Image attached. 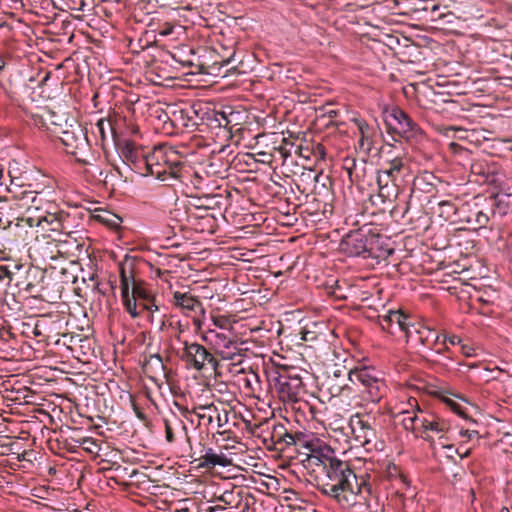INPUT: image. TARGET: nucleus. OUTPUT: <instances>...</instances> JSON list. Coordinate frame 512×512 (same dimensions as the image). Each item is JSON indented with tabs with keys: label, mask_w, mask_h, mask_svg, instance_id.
<instances>
[{
	"label": "nucleus",
	"mask_w": 512,
	"mask_h": 512,
	"mask_svg": "<svg viewBox=\"0 0 512 512\" xmlns=\"http://www.w3.org/2000/svg\"><path fill=\"white\" fill-rule=\"evenodd\" d=\"M326 454L312 456V465L321 468L317 488L325 496L335 500L342 508H352L359 498L366 501L365 493H371V486L357 477L351 464L333 455L331 449Z\"/></svg>",
	"instance_id": "nucleus-1"
},
{
	"label": "nucleus",
	"mask_w": 512,
	"mask_h": 512,
	"mask_svg": "<svg viewBox=\"0 0 512 512\" xmlns=\"http://www.w3.org/2000/svg\"><path fill=\"white\" fill-rule=\"evenodd\" d=\"M510 194L504 193L503 189L499 193L493 194L490 197L491 201V214L492 216H505L509 211V202L506 200Z\"/></svg>",
	"instance_id": "nucleus-30"
},
{
	"label": "nucleus",
	"mask_w": 512,
	"mask_h": 512,
	"mask_svg": "<svg viewBox=\"0 0 512 512\" xmlns=\"http://www.w3.org/2000/svg\"><path fill=\"white\" fill-rule=\"evenodd\" d=\"M292 435L293 432L288 431V429L282 423H277L272 426L271 440L275 445H280L281 450L291 446V440H289V437H292Z\"/></svg>",
	"instance_id": "nucleus-29"
},
{
	"label": "nucleus",
	"mask_w": 512,
	"mask_h": 512,
	"mask_svg": "<svg viewBox=\"0 0 512 512\" xmlns=\"http://www.w3.org/2000/svg\"><path fill=\"white\" fill-rule=\"evenodd\" d=\"M203 164V172L206 173V178L220 177L223 178L227 172L228 166L221 157L212 156Z\"/></svg>",
	"instance_id": "nucleus-28"
},
{
	"label": "nucleus",
	"mask_w": 512,
	"mask_h": 512,
	"mask_svg": "<svg viewBox=\"0 0 512 512\" xmlns=\"http://www.w3.org/2000/svg\"><path fill=\"white\" fill-rule=\"evenodd\" d=\"M87 133L86 127L73 120L72 123L66 124V128L60 136L62 144L66 147V152L73 155L76 161L82 165H91V159L94 158Z\"/></svg>",
	"instance_id": "nucleus-5"
},
{
	"label": "nucleus",
	"mask_w": 512,
	"mask_h": 512,
	"mask_svg": "<svg viewBox=\"0 0 512 512\" xmlns=\"http://www.w3.org/2000/svg\"><path fill=\"white\" fill-rule=\"evenodd\" d=\"M474 433H475V431L470 432V431H468V430H466V431H461V432H460V434H461L462 436H468L469 438H470V437L472 436V434H474Z\"/></svg>",
	"instance_id": "nucleus-63"
},
{
	"label": "nucleus",
	"mask_w": 512,
	"mask_h": 512,
	"mask_svg": "<svg viewBox=\"0 0 512 512\" xmlns=\"http://www.w3.org/2000/svg\"><path fill=\"white\" fill-rule=\"evenodd\" d=\"M404 205H405V206H404V209H403V211H402V215H401V218H402V219L406 218V216H407V214H408V212H409V209H410V204H409V202H407V201H406V202L404 203Z\"/></svg>",
	"instance_id": "nucleus-54"
},
{
	"label": "nucleus",
	"mask_w": 512,
	"mask_h": 512,
	"mask_svg": "<svg viewBox=\"0 0 512 512\" xmlns=\"http://www.w3.org/2000/svg\"><path fill=\"white\" fill-rule=\"evenodd\" d=\"M338 114H339V111H338V110H335V109H328V110L326 111V115H327L329 118H331V119L336 118V117L338 116Z\"/></svg>",
	"instance_id": "nucleus-53"
},
{
	"label": "nucleus",
	"mask_w": 512,
	"mask_h": 512,
	"mask_svg": "<svg viewBox=\"0 0 512 512\" xmlns=\"http://www.w3.org/2000/svg\"><path fill=\"white\" fill-rule=\"evenodd\" d=\"M176 28L181 29L182 27L181 26H175V25H172V24L166 22V23L161 25L160 30H159V34L162 35V36L171 35V34L174 33V30Z\"/></svg>",
	"instance_id": "nucleus-46"
},
{
	"label": "nucleus",
	"mask_w": 512,
	"mask_h": 512,
	"mask_svg": "<svg viewBox=\"0 0 512 512\" xmlns=\"http://www.w3.org/2000/svg\"><path fill=\"white\" fill-rule=\"evenodd\" d=\"M381 151H382V154L384 155V159H386L387 157L406 156V153L404 152L403 149H398L388 143H386L382 147Z\"/></svg>",
	"instance_id": "nucleus-42"
},
{
	"label": "nucleus",
	"mask_w": 512,
	"mask_h": 512,
	"mask_svg": "<svg viewBox=\"0 0 512 512\" xmlns=\"http://www.w3.org/2000/svg\"><path fill=\"white\" fill-rule=\"evenodd\" d=\"M391 117L397 123L395 130L400 137L407 141H413L422 136V130L419 125L402 109H393Z\"/></svg>",
	"instance_id": "nucleus-14"
},
{
	"label": "nucleus",
	"mask_w": 512,
	"mask_h": 512,
	"mask_svg": "<svg viewBox=\"0 0 512 512\" xmlns=\"http://www.w3.org/2000/svg\"><path fill=\"white\" fill-rule=\"evenodd\" d=\"M183 348L180 359L188 368L202 371L207 365L216 368L217 361L212 353H210L203 345L197 342L182 341Z\"/></svg>",
	"instance_id": "nucleus-7"
},
{
	"label": "nucleus",
	"mask_w": 512,
	"mask_h": 512,
	"mask_svg": "<svg viewBox=\"0 0 512 512\" xmlns=\"http://www.w3.org/2000/svg\"><path fill=\"white\" fill-rule=\"evenodd\" d=\"M342 249L350 256H359L368 251L367 238L361 231L347 234L341 242Z\"/></svg>",
	"instance_id": "nucleus-23"
},
{
	"label": "nucleus",
	"mask_w": 512,
	"mask_h": 512,
	"mask_svg": "<svg viewBox=\"0 0 512 512\" xmlns=\"http://www.w3.org/2000/svg\"><path fill=\"white\" fill-rule=\"evenodd\" d=\"M114 217H115L114 220L107 221V223L111 226H117L119 224V222L121 221V219L119 217H116V216H114Z\"/></svg>",
	"instance_id": "nucleus-58"
},
{
	"label": "nucleus",
	"mask_w": 512,
	"mask_h": 512,
	"mask_svg": "<svg viewBox=\"0 0 512 512\" xmlns=\"http://www.w3.org/2000/svg\"><path fill=\"white\" fill-rule=\"evenodd\" d=\"M224 322H225V320L222 319V318H217V319L214 320V324L216 326H219V327H223L224 326Z\"/></svg>",
	"instance_id": "nucleus-59"
},
{
	"label": "nucleus",
	"mask_w": 512,
	"mask_h": 512,
	"mask_svg": "<svg viewBox=\"0 0 512 512\" xmlns=\"http://www.w3.org/2000/svg\"><path fill=\"white\" fill-rule=\"evenodd\" d=\"M489 220H490V217L487 213H485L483 211H479L476 213L475 221L480 228L486 227Z\"/></svg>",
	"instance_id": "nucleus-45"
},
{
	"label": "nucleus",
	"mask_w": 512,
	"mask_h": 512,
	"mask_svg": "<svg viewBox=\"0 0 512 512\" xmlns=\"http://www.w3.org/2000/svg\"><path fill=\"white\" fill-rule=\"evenodd\" d=\"M53 241L56 243L55 245L58 248V252H61V248L66 243V241L62 239H53Z\"/></svg>",
	"instance_id": "nucleus-55"
},
{
	"label": "nucleus",
	"mask_w": 512,
	"mask_h": 512,
	"mask_svg": "<svg viewBox=\"0 0 512 512\" xmlns=\"http://www.w3.org/2000/svg\"><path fill=\"white\" fill-rule=\"evenodd\" d=\"M327 389L332 397L340 396L344 393V391H348L349 387L342 380H334L332 377H327L325 383Z\"/></svg>",
	"instance_id": "nucleus-35"
},
{
	"label": "nucleus",
	"mask_w": 512,
	"mask_h": 512,
	"mask_svg": "<svg viewBox=\"0 0 512 512\" xmlns=\"http://www.w3.org/2000/svg\"><path fill=\"white\" fill-rule=\"evenodd\" d=\"M172 304L180 309L184 315L192 317L194 323L205 313L202 302L188 292L175 291L172 296Z\"/></svg>",
	"instance_id": "nucleus-13"
},
{
	"label": "nucleus",
	"mask_w": 512,
	"mask_h": 512,
	"mask_svg": "<svg viewBox=\"0 0 512 512\" xmlns=\"http://www.w3.org/2000/svg\"><path fill=\"white\" fill-rule=\"evenodd\" d=\"M142 263L143 260L126 255L119 264L121 299L132 318L141 316L139 303L151 300L154 295L148 284L136 276L137 268Z\"/></svg>",
	"instance_id": "nucleus-2"
},
{
	"label": "nucleus",
	"mask_w": 512,
	"mask_h": 512,
	"mask_svg": "<svg viewBox=\"0 0 512 512\" xmlns=\"http://www.w3.org/2000/svg\"><path fill=\"white\" fill-rule=\"evenodd\" d=\"M294 153L298 154L299 156L304 157L306 159L309 158V149L308 148H303L301 146H296Z\"/></svg>",
	"instance_id": "nucleus-48"
},
{
	"label": "nucleus",
	"mask_w": 512,
	"mask_h": 512,
	"mask_svg": "<svg viewBox=\"0 0 512 512\" xmlns=\"http://www.w3.org/2000/svg\"><path fill=\"white\" fill-rule=\"evenodd\" d=\"M457 130H460V129L456 128L454 126H451V127H448V128L445 129V133L444 134L448 136L450 131H457Z\"/></svg>",
	"instance_id": "nucleus-62"
},
{
	"label": "nucleus",
	"mask_w": 512,
	"mask_h": 512,
	"mask_svg": "<svg viewBox=\"0 0 512 512\" xmlns=\"http://www.w3.org/2000/svg\"><path fill=\"white\" fill-rule=\"evenodd\" d=\"M355 440L366 449L375 447L377 433L376 420L367 414H355L349 422Z\"/></svg>",
	"instance_id": "nucleus-9"
},
{
	"label": "nucleus",
	"mask_w": 512,
	"mask_h": 512,
	"mask_svg": "<svg viewBox=\"0 0 512 512\" xmlns=\"http://www.w3.org/2000/svg\"><path fill=\"white\" fill-rule=\"evenodd\" d=\"M409 404L412 408H415L412 412L403 411L400 415L403 416L401 422L405 430L415 431L420 429L418 419H421V412H423L416 399H410Z\"/></svg>",
	"instance_id": "nucleus-27"
},
{
	"label": "nucleus",
	"mask_w": 512,
	"mask_h": 512,
	"mask_svg": "<svg viewBox=\"0 0 512 512\" xmlns=\"http://www.w3.org/2000/svg\"><path fill=\"white\" fill-rule=\"evenodd\" d=\"M234 116L235 114L233 112L227 113L226 111H217L203 105V112L200 113L199 120L200 125H206L211 128L223 127L231 131L234 127Z\"/></svg>",
	"instance_id": "nucleus-16"
},
{
	"label": "nucleus",
	"mask_w": 512,
	"mask_h": 512,
	"mask_svg": "<svg viewBox=\"0 0 512 512\" xmlns=\"http://www.w3.org/2000/svg\"><path fill=\"white\" fill-rule=\"evenodd\" d=\"M4 278L12 279V273L5 266L0 265V281Z\"/></svg>",
	"instance_id": "nucleus-49"
},
{
	"label": "nucleus",
	"mask_w": 512,
	"mask_h": 512,
	"mask_svg": "<svg viewBox=\"0 0 512 512\" xmlns=\"http://www.w3.org/2000/svg\"><path fill=\"white\" fill-rule=\"evenodd\" d=\"M460 350H461V353L466 356V357H471L474 355V348H472L470 345L468 344H462L460 345Z\"/></svg>",
	"instance_id": "nucleus-47"
},
{
	"label": "nucleus",
	"mask_w": 512,
	"mask_h": 512,
	"mask_svg": "<svg viewBox=\"0 0 512 512\" xmlns=\"http://www.w3.org/2000/svg\"><path fill=\"white\" fill-rule=\"evenodd\" d=\"M471 372L470 379L474 381L488 382L490 380L488 367L481 363H465L463 364Z\"/></svg>",
	"instance_id": "nucleus-33"
},
{
	"label": "nucleus",
	"mask_w": 512,
	"mask_h": 512,
	"mask_svg": "<svg viewBox=\"0 0 512 512\" xmlns=\"http://www.w3.org/2000/svg\"><path fill=\"white\" fill-rule=\"evenodd\" d=\"M177 182L186 187H192L195 190L204 192L209 188L210 179L202 175V172H196V169L185 162L181 172L178 174Z\"/></svg>",
	"instance_id": "nucleus-18"
},
{
	"label": "nucleus",
	"mask_w": 512,
	"mask_h": 512,
	"mask_svg": "<svg viewBox=\"0 0 512 512\" xmlns=\"http://www.w3.org/2000/svg\"><path fill=\"white\" fill-rule=\"evenodd\" d=\"M133 4L139 6L140 9H147L148 6L154 8L156 5L165 6L169 3L167 0H130Z\"/></svg>",
	"instance_id": "nucleus-41"
},
{
	"label": "nucleus",
	"mask_w": 512,
	"mask_h": 512,
	"mask_svg": "<svg viewBox=\"0 0 512 512\" xmlns=\"http://www.w3.org/2000/svg\"><path fill=\"white\" fill-rule=\"evenodd\" d=\"M123 121L118 115L109 116L108 118H100L94 126L93 133L98 135L101 144L105 145V142L110 137L114 142L117 137V126L119 122Z\"/></svg>",
	"instance_id": "nucleus-20"
},
{
	"label": "nucleus",
	"mask_w": 512,
	"mask_h": 512,
	"mask_svg": "<svg viewBox=\"0 0 512 512\" xmlns=\"http://www.w3.org/2000/svg\"><path fill=\"white\" fill-rule=\"evenodd\" d=\"M291 440V446H295L299 454L306 456L304 461H307L312 465V456H319L320 454H326L325 449H330L328 446L320 443L312 434H306L303 432H293Z\"/></svg>",
	"instance_id": "nucleus-11"
},
{
	"label": "nucleus",
	"mask_w": 512,
	"mask_h": 512,
	"mask_svg": "<svg viewBox=\"0 0 512 512\" xmlns=\"http://www.w3.org/2000/svg\"><path fill=\"white\" fill-rule=\"evenodd\" d=\"M379 324L381 328L391 334L397 331L409 333V317L402 311H388L387 314L379 316Z\"/></svg>",
	"instance_id": "nucleus-17"
},
{
	"label": "nucleus",
	"mask_w": 512,
	"mask_h": 512,
	"mask_svg": "<svg viewBox=\"0 0 512 512\" xmlns=\"http://www.w3.org/2000/svg\"><path fill=\"white\" fill-rule=\"evenodd\" d=\"M33 334L36 337L42 335L41 331L39 330V324L38 323L35 324V327H34V330H33Z\"/></svg>",
	"instance_id": "nucleus-60"
},
{
	"label": "nucleus",
	"mask_w": 512,
	"mask_h": 512,
	"mask_svg": "<svg viewBox=\"0 0 512 512\" xmlns=\"http://www.w3.org/2000/svg\"><path fill=\"white\" fill-rule=\"evenodd\" d=\"M83 444L84 443H91V444H95V440L93 438H90V437H87L83 440L82 442Z\"/></svg>",
	"instance_id": "nucleus-64"
},
{
	"label": "nucleus",
	"mask_w": 512,
	"mask_h": 512,
	"mask_svg": "<svg viewBox=\"0 0 512 512\" xmlns=\"http://www.w3.org/2000/svg\"><path fill=\"white\" fill-rule=\"evenodd\" d=\"M164 428H165V438L166 441L169 443H173L175 441V435H174V424L177 426H180L185 433L186 440L190 444V437L188 435V429L185 423L177 418L175 415L173 416V420H170L168 418H164Z\"/></svg>",
	"instance_id": "nucleus-32"
},
{
	"label": "nucleus",
	"mask_w": 512,
	"mask_h": 512,
	"mask_svg": "<svg viewBox=\"0 0 512 512\" xmlns=\"http://www.w3.org/2000/svg\"><path fill=\"white\" fill-rule=\"evenodd\" d=\"M447 342L452 345V346H455V345H461L462 343V340L460 337L456 336V335H452V336H448L447 337Z\"/></svg>",
	"instance_id": "nucleus-50"
},
{
	"label": "nucleus",
	"mask_w": 512,
	"mask_h": 512,
	"mask_svg": "<svg viewBox=\"0 0 512 512\" xmlns=\"http://www.w3.org/2000/svg\"><path fill=\"white\" fill-rule=\"evenodd\" d=\"M422 438L429 440L432 435H438L440 439L444 438L449 432L450 422L430 412H421V419H418Z\"/></svg>",
	"instance_id": "nucleus-12"
},
{
	"label": "nucleus",
	"mask_w": 512,
	"mask_h": 512,
	"mask_svg": "<svg viewBox=\"0 0 512 512\" xmlns=\"http://www.w3.org/2000/svg\"><path fill=\"white\" fill-rule=\"evenodd\" d=\"M197 460L199 461L198 467L206 470L213 469L216 466L226 467L230 464V460L226 455L222 453L217 454L212 448H206L204 446Z\"/></svg>",
	"instance_id": "nucleus-24"
},
{
	"label": "nucleus",
	"mask_w": 512,
	"mask_h": 512,
	"mask_svg": "<svg viewBox=\"0 0 512 512\" xmlns=\"http://www.w3.org/2000/svg\"><path fill=\"white\" fill-rule=\"evenodd\" d=\"M143 371L153 382L157 381V376L160 374L166 376L165 365L162 357L159 354L150 355L143 363Z\"/></svg>",
	"instance_id": "nucleus-26"
},
{
	"label": "nucleus",
	"mask_w": 512,
	"mask_h": 512,
	"mask_svg": "<svg viewBox=\"0 0 512 512\" xmlns=\"http://www.w3.org/2000/svg\"><path fill=\"white\" fill-rule=\"evenodd\" d=\"M121 155L134 164L137 169H145V160L147 154L139 149L133 141H126L121 149Z\"/></svg>",
	"instance_id": "nucleus-25"
},
{
	"label": "nucleus",
	"mask_w": 512,
	"mask_h": 512,
	"mask_svg": "<svg viewBox=\"0 0 512 512\" xmlns=\"http://www.w3.org/2000/svg\"><path fill=\"white\" fill-rule=\"evenodd\" d=\"M358 129L361 135L359 140V147L365 152L369 153L372 149V140L370 135V127L367 123L360 121L358 122Z\"/></svg>",
	"instance_id": "nucleus-34"
},
{
	"label": "nucleus",
	"mask_w": 512,
	"mask_h": 512,
	"mask_svg": "<svg viewBox=\"0 0 512 512\" xmlns=\"http://www.w3.org/2000/svg\"><path fill=\"white\" fill-rule=\"evenodd\" d=\"M24 198H31V201L35 202L37 195L34 192H25Z\"/></svg>",
	"instance_id": "nucleus-56"
},
{
	"label": "nucleus",
	"mask_w": 512,
	"mask_h": 512,
	"mask_svg": "<svg viewBox=\"0 0 512 512\" xmlns=\"http://www.w3.org/2000/svg\"><path fill=\"white\" fill-rule=\"evenodd\" d=\"M130 133H131L132 135L137 134V133H138V127H137V126H135V125H133V124H131V125H130Z\"/></svg>",
	"instance_id": "nucleus-61"
},
{
	"label": "nucleus",
	"mask_w": 512,
	"mask_h": 512,
	"mask_svg": "<svg viewBox=\"0 0 512 512\" xmlns=\"http://www.w3.org/2000/svg\"><path fill=\"white\" fill-rule=\"evenodd\" d=\"M203 112V104H194L187 109H174L170 115L165 114L170 125L178 129L195 131L200 125V113Z\"/></svg>",
	"instance_id": "nucleus-10"
},
{
	"label": "nucleus",
	"mask_w": 512,
	"mask_h": 512,
	"mask_svg": "<svg viewBox=\"0 0 512 512\" xmlns=\"http://www.w3.org/2000/svg\"><path fill=\"white\" fill-rule=\"evenodd\" d=\"M232 498H233V493L232 492H229V491H226L224 492L223 494H221L220 496H215L214 498V501L216 502H220L222 503L223 505H220V504H217L215 506H210L206 509H204V512H218V511H223L226 509V506L228 505H231L232 504Z\"/></svg>",
	"instance_id": "nucleus-36"
},
{
	"label": "nucleus",
	"mask_w": 512,
	"mask_h": 512,
	"mask_svg": "<svg viewBox=\"0 0 512 512\" xmlns=\"http://www.w3.org/2000/svg\"><path fill=\"white\" fill-rule=\"evenodd\" d=\"M457 213L456 205L451 201H440L438 203V215L446 221L452 220Z\"/></svg>",
	"instance_id": "nucleus-37"
},
{
	"label": "nucleus",
	"mask_w": 512,
	"mask_h": 512,
	"mask_svg": "<svg viewBox=\"0 0 512 512\" xmlns=\"http://www.w3.org/2000/svg\"><path fill=\"white\" fill-rule=\"evenodd\" d=\"M474 181L479 184L497 185L500 181L499 174L494 166L488 165L484 161H474L470 168Z\"/></svg>",
	"instance_id": "nucleus-21"
},
{
	"label": "nucleus",
	"mask_w": 512,
	"mask_h": 512,
	"mask_svg": "<svg viewBox=\"0 0 512 512\" xmlns=\"http://www.w3.org/2000/svg\"><path fill=\"white\" fill-rule=\"evenodd\" d=\"M413 186L415 189H419L426 193H431L434 190V186L427 181L425 176L415 178Z\"/></svg>",
	"instance_id": "nucleus-40"
},
{
	"label": "nucleus",
	"mask_w": 512,
	"mask_h": 512,
	"mask_svg": "<svg viewBox=\"0 0 512 512\" xmlns=\"http://www.w3.org/2000/svg\"><path fill=\"white\" fill-rule=\"evenodd\" d=\"M194 413L199 420L206 421L207 425L216 421L219 428L225 426L229 421L228 411L225 408H218L213 403L196 407Z\"/></svg>",
	"instance_id": "nucleus-19"
},
{
	"label": "nucleus",
	"mask_w": 512,
	"mask_h": 512,
	"mask_svg": "<svg viewBox=\"0 0 512 512\" xmlns=\"http://www.w3.org/2000/svg\"><path fill=\"white\" fill-rule=\"evenodd\" d=\"M438 398L447 406L449 407L454 413L462 416L464 415L463 408L460 404L455 402L453 399H451L447 392H439Z\"/></svg>",
	"instance_id": "nucleus-38"
},
{
	"label": "nucleus",
	"mask_w": 512,
	"mask_h": 512,
	"mask_svg": "<svg viewBox=\"0 0 512 512\" xmlns=\"http://www.w3.org/2000/svg\"><path fill=\"white\" fill-rule=\"evenodd\" d=\"M438 11H439V6L433 5V7L431 9V12L433 14V20L442 18L443 15L442 14H437Z\"/></svg>",
	"instance_id": "nucleus-52"
},
{
	"label": "nucleus",
	"mask_w": 512,
	"mask_h": 512,
	"mask_svg": "<svg viewBox=\"0 0 512 512\" xmlns=\"http://www.w3.org/2000/svg\"><path fill=\"white\" fill-rule=\"evenodd\" d=\"M327 377H332L334 380L345 381L346 377L353 384L361 386L360 392L363 398L369 402H379L384 396L386 385L380 377V373L373 367H356L354 369H347L340 364H333L327 368Z\"/></svg>",
	"instance_id": "nucleus-3"
},
{
	"label": "nucleus",
	"mask_w": 512,
	"mask_h": 512,
	"mask_svg": "<svg viewBox=\"0 0 512 512\" xmlns=\"http://www.w3.org/2000/svg\"><path fill=\"white\" fill-rule=\"evenodd\" d=\"M309 508L307 506L291 505L289 506V512H304Z\"/></svg>",
	"instance_id": "nucleus-51"
},
{
	"label": "nucleus",
	"mask_w": 512,
	"mask_h": 512,
	"mask_svg": "<svg viewBox=\"0 0 512 512\" xmlns=\"http://www.w3.org/2000/svg\"><path fill=\"white\" fill-rule=\"evenodd\" d=\"M418 342L421 343L424 347L432 350L439 343V333L434 329L423 326L416 331Z\"/></svg>",
	"instance_id": "nucleus-31"
},
{
	"label": "nucleus",
	"mask_w": 512,
	"mask_h": 512,
	"mask_svg": "<svg viewBox=\"0 0 512 512\" xmlns=\"http://www.w3.org/2000/svg\"><path fill=\"white\" fill-rule=\"evenodd\" d=\"M447 336L439 335V343H437V346L433 348L432 350L435 351L437 354H444L445 352L449 351V347L447 345Z\"/></svg>",
	"instance_id": "nucleus-44"
},
{
	"label": "nucleus",
	"mask_w": 512,
	"mask_h": 512,
	"mask_svg": "<svg viewBox=\"0 0 512 512\" xmlns=\"http://www.w3.org/2000/svg\"><path fill=\"white\" fill-rule=\"evenodd\" d=\"M184 164L185 161L177 150L166 145H159L147 154L145 171L146 174L154 176L158 180L172 181L169 185H174Z\"/></svg>",
	"instance_id": "nucleus-4"
},
{
	"label": "nucleus",
	"mask_w": 512,
	"mask_h": 512,
	"mask_svg": "<svg viewBox=\"0 0 512 512\" xmlns=\"http://www.w3.org/2000/svg\"><path fill=\"white\" fill-rule=\"evenodd\" d=\"M274 389L283 402H295L303 390L302 378L293 369L283 370L274 379Z\"/></svg>",
	"instance_id": "nucleus-8"
},
{
	"label": "nucleus",
	"mask_w": 512,
	"mask_h": 512,
	"mask_svg": "<svg viewBox=\"0 0 512 512\" xmlns=\"http://www.w3.org/2000/svg\"><path fill=\"white\" fill-rule=\"evenodd\" d=\"M408 165L409 160L407 156L387 157L384 159L377 176L379 186L378 197L382 198V202H385L386 199L391 201L389 182L392 183V189L396 190V182L408 169Z\"/></svg>",
	"instance_id": "nucleus-6"
},
{
	"label": "nucleus",
	"mask_w": 512,
	"mask_h": 512,
	"mask_svg": "<svg viewBox=\"0 0 512 512\" xmlns=\"http://www.w3.org/2000/svg\"><path fill=\"white\" fill-rule=\"evenodd\" d=\"M165 114L169 115L168 112H164L163 115H159V119L163 121L164 125L170 124L169 119L165 116Z\"/></svg>",
	"instance_id": "nucleus-57"
},
{
	"label": "nucleus",
	"mask_w": 512,
	"mask_h": 512,
	"mask_svg": "<svg viewBox=\"0 0 512 512\" xmlns=\"http://www.w3.org/2000/svg\"><path fill=\"white\" fill-rule=\"evenodd\" d=\"M234 45L235 43H233L230 47L221 46L222 51L218 52L221 60L215 61V63H219L222 66L230 64L234 60L235 56Z\"/></svg>",
	"instance_id": "nucleus-39"
},
{
	"label": "nucleus",
	"mask_w": 512,
	"mask_h": 512,
	"mask_svg": "<svg viewBox=\"0 0 512 512\" xmlns=\"http://www.w3.org/2000/svg\"><path fill=\"white\" fill-rule=\"evenodd\" d=\"M222 196L220 194H208L203 192L202 197L196 198V203H190L187 209L189 217L202 218L203 214H198L197 211L207 212L210 209L219 208L221 206Z\"/></svg>",
	"instance_id": "nucleus-22"
},
{
	"label": "nucleus",
	"mask_w": 512,
	"mask_h": 512,
	"mask_svg": "<svg viewBox=\"0 0 512 512\" xmlns=\"http://www.w3.org/2000/svg\"><path fill=\"white\" fill-rule=\"evenodd\" d=\"M69 219V214L63 210L46 212L44 216L38 218L37 225L41 226L43 229L47 228L52 232L68 235L70 228Z\"/></svg>",
	"instance_id": "nucleus-15"
},
{
	"label": "nucleus",
	"mask_w": 512,
	"mask_h": 512,
	"mask_svg": "<svg viewBox=\"0 0 512 512\" xmlns=\"http://www.w3.org/2000/svg\"><path fill=\"white\" fill-rule=\"evenodd\" d=\"M139 306H140L139 310H141V313L145 310L152 312V313L159 311V305L156 303V299H155L154 295L151 297V300H148L145 303H139Z\"/></svg>",
	"instance_id": "nucleus-43"
}]
</instances>
